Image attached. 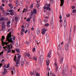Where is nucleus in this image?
<instances>
[{
    "label": "nucleus",
    "mask_w": 76,
    "mask_h": 76,
    "mask_svg": "<svg viewBox=\"0 0 76 76\" xmlns=\"http://www.w3.org/2000/svg\"><path fill=\"white\" fill-rule=\"evenodd\" d=\"M43 60H44V56L41 55L40 57L39 58V62L40 65H42V63L43 62Z\"/></svg>",
    "instance_id": "1"
},
{
    "label": "nucleus",
    "mask_w": 76,
    "mask_h": 76,
    "mask_svg": "<svg viewBox=\"0 0 76 76\" xmlns=\"http://www.w3.org/2000/svg\"><path fill=\"white\" fill-rule=\"evenodd\" d=\"M31 76L34 75V76H39V73H38L37 74V72H36V71H34L33 72H31Z\"/></svg>",
    "instance_id": "2"
},
{
    "label": "nucleus",
    "mask_w": 76,
    "mask_h": 76,
    "mask_svg": "<svg viewBox=\"0 0 76 76\" xmlns=\"http://www.w3.org/2000/svg\"><path fill=\"white\" fill-rule=\"evenodd\" d=\"M21 57V55H20L18 56V58H17L16 61V64H19V61H20V59L19 58Z\"/></svg>",
    "instance_id": "3"
},
{
    "label": "nucleus",
    "mask_w": 76,
    "mask_h": 76,
    "mask_svg": "<svg viewBox=\"0 0 76 76\" xmlns=\"http://www.w3.org/2000/svg\"><path fill=\"white\" fill-rule=\"evenodd\" d=\"M64 26L65 28L66 27L67 25V23H66V18L64 17Z\"/></svg>",
    "instance_id": "4"
},
{
    "label": "nucleus",
    "mask_w": 76,
    "mask_h": 76,
    "mask_svg": "<svg viewBox=\"0 0 76 76\" xmlns=\"http://www.w3.org/2000/svg\"><path fill=\"white\" fill-rule=\"evenodd\" d=\"M12 31H10V32L7 35V40L8 39H9L10 38H11V36H10V35H12V34H11V33H12Z\"/></svg>",
    "instance_id": "5"
},
{
    "label": "nucleus",
    "mask_w": 76,
    "mask_h": 76,
    "mask_svg": "<svg viewBox=\"0 0 76 76\" xmlns=\"http://www.w3.org/2000/svg\"><path fill=\"white\" fill-rule=\"evenodd\" d=\"M44 9L48 10V11H51V9H50V7H46V6H45L44 7Z\"/></svg>",
    "instance_id": "6"
},
{
    "label": "nucleus",
    "mask_w": 76,
    "mask_h": 76,
    "mask_svg": "<svg viewBox=\"0 0 76 76\" xmlns=\"http://www.w3.org/2000/svg\"><path fill=\"white\" fill-rule=\"evenodd\" d=\"M13 48V46L12 45H11V48H7L8 50H9L7 51V53H10L12 50H12V48Z\"/></svg>",
    "instance_id": "7"
},
{
    "label": "nucleus",
    "mask_w": 76,
    "mask_h": 76,
    "mask_svg": "<svg viewBox=\"0 0 76 76\" xmlns=\"http://www.w3.org/2000/svg\"><path fill=\"white\" fill-rule=\"evenodd\" d=\"M69 48V44L67 43H66L65 44V48L66 50H67Z\"/></svg>",
    "instance_id": "8"
},
{
    "label": "nucleus",
    "mask_w": 76,
    "mask_h": 76,
    "mask_svg": "<svg viewBox=\"0 0 76 76\" xmlns=\"http://www.w3.org/2000/svg\"><path fill=\"white\" fill-rule=\"evenodd\" d=\"M61 1L60 6L61 7L63 6L64 4V0H60Z\"/></svg>",
    "instance_id": "9"
},
{
    "label": "nucleus",
    "mask_w": 76,
    "mask_h": 76,
    "mask_svg": "<svg viewBox=\"0 0 76 76\" xmlns=\"http://www.w3.org/2000/svg\"><path fill=\"white\" fill-rule=\"evenodd\" d=\"M71 39H72V38H71V35H69V45H70L72 43L71 42Z\"/></svg>",
    "instance_id": "10"
},
{
    "label": "nucleus",
    "mask_w": 76,
    "mask_h": 76,
    "mask_svg": "<svg viewBox=\"0 0 76 76\" xmlns=\"http://www.w3.org/2000/svg\"><path fill=\"white\" fill-rule=\"evenodd\" d=\"M59 58L60 59L59 60L60 63L61 64V62L63 61V58L61 57V56H60Z\"/></svg>",
    "instance_id": "11"
},
{
    "label": "nucleus",
    "mask_w": 76,
    "mask_h": 76,
    "mask_svg": "<svg viewBox=\"0 0 76 76\" xmlns=\"http://www.w3.org/2000/svg\"><path fill=\"white\" fill-rule=\"evenodd\" d=\"M12 39H13V38H12V37H11V38L7 40L8 41V42H10L12 43L13 42V40H12Z\"/></svg>",
    "instance_id": "12"
},
{
    "label": "nucleus",
    "mask_w": 76,
    "mask_h": 76,
    "mask_svg": "<svg viewBox=\"0 0 76 76\" xmlns=\"http://www.w3.org/2000/svg\"><path fill=\"white\" fill-rule=\"evenodd\" d=\"M51 50H50L49 52L48 53V57H49V58H50L51 57Z\"/></svg>",
    "instance_id": "13"
},
{
    "label": "nucleus",
    "mask_w": 76,
    "mask_h": 76,
    "mask_svg": "<svg viewBox=\"0 0 76 76\" xmlns=\"http://www.w3.org/2000/svg\"><path fill=\"white\" fill-rule=\"evenodd\" d=\"M11 72L12 73V75H13V73H15L16 71L15 70V69L14 68H13V70L12 71H11Z\"/></svg>",
    "instance_id": "14"
},
{
    "label": "nucleus",
    "mask_w": 76,
    "mask_h": 76,
    "mask_svg": "<svg viewBox=\"0 0 76 76\" xmlns=\"http://www.w3.org/2000/svg\"><path fill=\"white\" fill-rule=\"evenodd\" d=\"M21 67H23V66L24 65V61H21Z\"/></svg>",
    "instance_id": "15"
},
{
    "label": "nucleus",
    "mask_w": 76,
    "mask_h": 76,
    "mask_svg": "<svg viewBox=\"0 0 76 76\" xmlns=\"http://www.w3.org/2000/svg\"><path fill=\"white\" fill-rule=\"evenodd\" d=\"M54 23V21H53V20H51L50 23H51V26L52 27H53V23Z\"/></svg>",
    "instance_id": "16"
},
{
    "label": "nucleus",
    "mask_w": 76,
    "mask_h": 76,
    "mask_svg": "<svg viewBox=\"0 0 76 76\" xmlns=\"http://www.w3.org/2000/svg\"><path fill=\"white\" fill-rule=\"evenodd\" d=\"M33 12L34 14H37V9H34Z\"/></svg>",
    "instance_id": "17"
},
{
    "label": "nucleus",
    "mask_w": 76,
    "mask_h": 76,
    "mask_svg": "<svg viewBox=\"0 0 76 76\" xmlns=\"http://www.w3.org/2000/svg\"><path fill=\"white\" fill-rule=\"evenodd\" d=\"M37 33L38 35H39V34H40V32H39V29H37Z\"/></svg>",
    "instance_id": "18"
},
{
    "label": "nucleus",
    "mask_w": 76,
    "mask_h": 76,
    "mask_svg": "<svg viewBox=\"0 0 76 76\" xmlns=\"http://www.w3.org/2000/svg\"><path fill=\"white\" fill-rule=\"evenodd\" d=\"M27 12H28V10H27L26 9H25V8H24L23 10V13H26Z\"/></svg>",
    "instance_id": "19"
},
{
    "label": "nucleus",
    "mask_w": 76,
    "mask_h": 76,
    "mask_svg": "<svg viewBox=\"0 0 76 76\" xmlns=\"http://www.w3.org/2000/svg\"><path fill=\"white\" fill-rule=\"evenodd\" d=\"M5 26H6V25L2 26V29L3 30V31H6V29H4L5 28Z\"/></svg>",
    "instance_id": "20"
},
{
    "label": "nucleus",
    "mask_w": 76,
    "mask_h": 76,
    "mask_svg": "<svg viewBox=\"0 0 76 76\" xmlns=\"http://www.w3.org/2000/svg\"><path fill=\"white\" fill-rule=\"evenodd\" d=\"M46 64L47 65V66H49V62H50V61H49V60H46Z\"/></svg>",
    "instance_id": "21"
},
{
    "label": "nucleus",
    "mask_w": 76,
    "mask_h": 76,
    "mask_svg": "<svg viewBox=\"0 0 76 76\" xmlns=\"http://www.w3.org/2000/svg\"><path fill=\"white\" fill-rule=\"evenodd\" d=\"M15 50L16 52H17L18 53H20V50H19V49L18 48H16Z\"/></svg>",
    "instance_id": "22"
},
{
    "label": "nucleus",
    "mask_w": 76,
    "mask_h": 76,
    "mask_svg": "<svg viewBox=\"0 0 76 76\" xmlns=\"http://www.w3.org/2000/svg\"><path fill=\"white\" fill-rule=\"evenodd\" d=\"M33 20L34 22H35V15H33Z\"/></svg>",
    "instance_id": "23"
},
{
    "label": "nucleus",
    "mask_w": 76,
    "mask_h": 76,
    "mask_svg": "<svg viewBox=\"0 0 76 76\" xmlns=\"http://www.w3.org/2000/svg\"><path fill=\"white\" fill-rule=\"evenodd\" d=\"M49 25L50 24H49V23H47L45 25V26H46V27H47V26H49Z\"/></svg>",
    "instance_id": "24"
},
{
    "label": "nucleus",
    "mask_w": 76,
    "mask_h": 76,
    "mask_svg": "<svg viewBox=\"0 0 76 76\" xmlns=\"http://www.w3.org/2000/svg\"><path fill=\"white\" fill-rule=\"evenodd\" d=\"M46 37V39H49V36L47 35V34H45Z\"/></svg>",
    "instance_id": "25"
},
{
    "label": "nucleus",
    "mask_w": 76,
    "mask_h": 76,
    "mask_svg": "<svg viewBox=\"0 0 76 76\" xmlns=\"http://www.w3.org/2000/svg\"><path fill=\"white\" fill-rule=\"evenodd\" d=\"M12 44H10V45L9 44L8 45H7L8 46V48H11L12 47Z\"/></svg>",
    "instance_id": "26"
},
{
    "label": "nucleus",
    "mask_w": 76,
    "mask_h": 76,
    "mask_svg": "<svg viewBox=\"0 0 76 76\" xmlns=\"http://www.w3.org/2000/svg\"><path fill=\"white\" fill-rule=\"evenodd\" d=\"M43 21L45 22V23H47V22H48V20L45 19Z\"/></svg>",
    "instance_id": "27"
},
{
    "label": "nucleus",
    "mask_w": 76,
    "mask_h": 76,
    "mask_svg": "<svg viewBox=\"0 0 76 76\" xmlns=\"http://www.w3.org/2000/svg\"><path fill=\"white\" fill-rule=\"evenodd\" d=\"M46 15H48V16H50V12H48L46 13Z\"/></svg>",
    "instance_id": "28"
},
{
    "label": "nucleus",
    "mask_w": 76,
    "mask_h": 76,
    "mask_svg": "<svg viewBox=\"0 0 76 76\" xmlns=\"http://www.w3.org/2000/svg\"><path fill=\"white\" fill-rule=\"evenodd\" d=\"M42 31L45 32V31H47V30L45 29V28H44L42 30Z\"/></svg>",
    "instance_id": "29"
},
{
    "label": "nucleus",
    "mask_w": 76,
    "mask_h": 76,
    "mask_svg": "<svg viewBox=\"0 0 76 76\" xmlns=\"http://www.w3.org/2000/svg\"><path fill=\"white\" fill-rule=\"evenodd\" d=\"M45 42L47 43V42H49V40L48 39H46L45 40Z\"/></svg>",
    "instance_id": "30"
},
{
    "label": "nucleus",
    "mask_w": 76,
    "mask_h": 76,
    "mask_svg": "<svg viewBox=\"0 0 76 76\" xmlns=\"http://www.w3.org/2000/svg\"><path fill=\"white\" fill-rule=\"evenodd\" d=\"M4 72H5V73H7V69H4Z\"/></svg>",
    "instance_id": "31"
},
{
    "label": "nucleus",
    "mask_w": 76,
    "mask_h": 76,
    "mask_svg": "<svg viewBox=\"0 0 76 76\" xmlns=\"http://www.w3.org/2000/svg\"><path fill=\"white\" fill-rule=\"evenodd\" d=\"M26 56H27V57H30V54L27 53H26Z\"/></svg>",
    "instance_id": "32"
},
{
    "label": "nucleus",
    "mask_w": 76,
    "mask_h": 76,
    "mask_svg": "<svg viewBox=\"0 0 76 76\" xmlns=\"http://www.w3.org/2000/svg\"><path fill=\"white\" fill-rule=\"evenodd\" d=\"M50 3H53L54 2V0H50Z\"/></svg>",
    "instance_id": "33"
},
{
    "label": "nucleus",
    "mask_w": 76,
    "mask_h": 76,
    "mask_svg": "<svg viewBox=\"0 0 76 76\" xmlns=\"http://www.w3.org/2000/svg\"><path fill=\"white\" fill-rule=\"evenodd\" d=\"M34 13V11H32L31 12V16H33V14Z\"/></svg>",
    "instance_id": "34"
},
{
    "label": "nucleus",
    "mask_w": 76,
    "mask_h": 76,
    "mask_svg": "<svg viewBox=\"0 0 76 76\" xmlns=\"http://www.w3.org/2000/svg\"><path fill=\"white\" fill-rule=\"evenodd\" d=\"M18 18L17 17H15V21H18Z\"/></svg>",
    "instance_id": "35"
},
{
    "label": "nucleus",
    "mask_w": 76,
    "mask_h": 76,
    "mask_svg": "<svg viewBox=\"0 0 76 76\" xmlns=\"http://www.w3.org/2000/svg\"><path fill=\"white\" fill-rule=\"evenodd\" d=\"M16 58L15 57H14V58L13 59H14V61L16 62L15 63H16V61H17V60H16Z\"/></svg>",
    "instance_id": "36"
},
{
    "label": "nucleus",
    "mask_w": 76,
    "mask_h": 76,
    "mask_svg": "<svg viewBox=\"0 0 76 76\" xmlns=\"http://www.w3.org/2000/svg\"><path fill=\"white\" fill-rule=\"evenodd\" d=\"M16 58L15 57H14V58L13 59H14V61L16 62L15 63H16V61H17V60H16Z\"/></svg>",
    "instance_id": "37"
},
{
    "label": "nucleus",
    "mask_w": 76,
    "mask_h": 76,
    "mask_svg": "<svg viewBox=\"0 0 76 76\" xmlns=\"http://www.w3.org/2000/svg\"><path fill=\"white\" fill-rule=\"evenodd\" d=\"M0 10H3V7L2 6H0Z\"/></svg>",
    "instance_id": "38"
},
{
    "label": "nucleus",
    "mask_w": 76,
    "mask_h": 76,
    "mask_svg": "<svg viewBox=\"0 0 76 76\" xmlns=\"http://www.w3.org/2000/svg\"><path fill=\"white\" fill-rule=\"evenodd\" d=\"M3 51H2L1 53H0V56H1V55L2 56H3Z\"/></svg>",
    "instance_id": "39"
},
{
    "label": "nucleus",
    "mask_w": 76,
    "mask_h": 76,
    "mask_svg": "<svg viewBox=\"0 0 76 76\" xmlns=\"http://www.w3.org/2000/svg\"><path fill=\"white\" fill-rule=\"evenodd\" d=\"M18 4L19 3H15V5L16 7H18V6H19Z\"/></svg>",
    "instance_id": "40"
},
{
    "label": "nucleus",
    "mask_w": 76,
    "mask_h": 76,
    "mask_svg": "<svg viewBox=\"0 0 76 76\" xmlns=\"http://www.w3.org/2000/svg\"><path fill=\"white\" fill-rule=\"evenodd\" d=\"M10 67V66H9V64H8L7 65V66L6 67V68H9V67Z\"/></svg>",
    "instance_id": "41"
},
{
    "label": "nucleus",
    "mask_w": 76,
    "mask_h": 76,
    "mask_svg": "<svg viewBox=\"0 0 76 76\" xmlns=\"http://www.w3.org/2000/svg\"><path fill=\"white\" fill-rule=\"evenodd\" d=\"M34 6V4H32L30 6V8H32V7H33Z\"/></svg>",
    "instance_id": "42"
},
{
    "label": "nucleus",
    "mask_w": 76,
    "mask_h": 76,
    "mask_svg": "<svg viewBox=\"0 0 76 76\" xmlns=\"http://www.w3.org/2000/svg\"><path fill=\"white\" fill-rule=\"evenodd\" d=\"M76 12V9H74L72 11V13H75Z\"/></svg>",
    "instance_id": "43"
},
{
    "label": "nucleus",
    "mask_w": 76,
    "mask_h": 76,
    "mask_svg": "<svg viewBox=\"0 0 76 76\" xmlns=\"http://www.w3.org/2000/svg\"><path fill=\"white\" fill-rule=\"evenodd\" d=\"M30 20H31V19H30V18H28L27 19V22H29Z\"/></svg>",
    "instance_id": "44"
},
{
    "label": "nucleus",
    "mask_w": 76,
    "mask_h": 76,
    "mask_svg": "<svg viewBox=\"0 0 76 76\" xmlns=\"http://www.w3.org/2000/svg\"><path fill=\"white\" fill-rule=\"evenodd\" d=\"M33 59L34 60H37V58L36 57H34L33 58Z\"/></svg>",
    "instance_id": "45"
},
{
    "label": "nucleus",
    "mask_w": 76,
    "mask_h": 76,
    "mask_svg": "<svg viewBox=\"0 0 76 76\" xmlns=\"http://www.w3.org/2000/svg\"><path fill=\"white\" fill-rule=\"evenodd\" d=\"M2 25H5V22L4 21H3L2 23Z\"/></svg>",
    "instance_id": "46"
},
{
    "label": "nucleus",
    "mask_w": 76,
    "mask_h": 76,
    "mask_svg": "<svg viewBox=\"0 0 76 76\" xmlns=\"http://www.w3.org/2000/svg\"><path fill=\"white\" fill-rule=\"evenodd\" d=\"M68 67V66H67V67H66V66H65L64 69H65V70H67Z\"/></svg>",
    "instance_id": "47"
},
{
    "label": "nucleus",
    "mask_w": 76,
    "mask_h": 76,
    "mask_svg": "<svg viewBox=\"0 0 76 76\" xmlns=\"http://www.w3.org/2000/svg\"><path fill=\"white\" fill-rule=\"evenodd\" d=\"M66 17H67L68 18H69V17H70V14H68V15H66Z\"/></svg>",
    "instance_id": "48"
},
{
    "label": "nucleus",
    "mask_w": 76,
    "mask_h": 76,
    "mask_svg": "<svg viewBox=\"0 0 76 76\" xmlns=\"http://www.w3.org/2000/svg\"><path fill=\"white\" fill-rule=\"evenodd\" d=\"M58 50H60V44L58 45Z\"/></svg>",
    "instance_id": "49"
},
{
    "label": "nucleus",
    "mask_w": 76,
    "mask_h": 76,
    "mask_svg": "<svg viewBox=\"0 0 76 76\" xmlns=\"http://www.w3.org/2000/svg\"><path fill=\"white\" fill-rule=\"evenodd\" d=\"M10 15H11V16H13V15H14V13H13V12H12L11 13H10Z\"/></svg>",
    "instance_id": "50"
},
{
    "label": "nucleus",
    "mask_w": 76,
    "mask_h": 76,
    "mask_svg": "<svg viewBox=\"0 0 76 76\" xmlns=\"http://www.w3.org/2000/svg\"><path fill=\"white\" fill-rule=\"evenodd\" d=\"M12 53H15V50H12Z\"/></svg>",
    "instance_id": "51"
},
{
    "label": "nucleus",
    "mask_w": 76,
    "mask_h": 76,
    "mask_svg": "<svg viewBox=\"0 0 76 76\" xmlns=\"http://www.w3.org/2000/svg\"><path fill=\"white\" fill-rule=\"evenodd\" d=\"M15 46H16V47L17 48H18V46H19V45H18V43H16V45H15Z\"/></svg>",
    "instance_id": "52"
},
{
    "label": "nucleus",
    "mask_w": 76,
    "mask_h": 76,
    "mask_svg": "<svg viewBox=\"0 0 76 76\" xmlns=\"http://www.w3.org/2000/svg\"><path fill=\"white\" fill-rule=\"evenodd\" d=\"M11 23L10 21H9L7 22V24H10Z\"/></svg>",
    "instance_id": "53"
},
{
    "label": "nucleus",
    "mask_w": 76,
    "mask_h": 76,
    "mask_svg": "<svg viewBox=\"0 0 76 76\" xmlns=\"http://www.w3.org/2000/svg\"><path fill=\"white\" fill-rule=\"evenodd\" d=\"M3 11V15H5L6 14V11L4 10Z\"/></svg>",
    "instance_id": "54"
},
{
    "label": "nucleus",
    "mask_w": 76,
    "mask_h": 76,
    "mask_svg": "<svg viewBox=\"0 0 76 76\" xmlns=\"http://www.w3.org/2000/svg\"><path fill=\"white\" fill-rule=\"evenodd\" d=\"M4 44H5V45H8V44H7V43L6 42H4Z\"/></svg>",
    "instance_id": "55"
},
{
    "label": "nucleus",
    "mask_w": 76,
    "mask_h": 76,
    "mask_svg": "<svg viewBox=\"0 0 76 76\" xmlns=\"http://www.w3.org/2000/svg\"><path fill=\"white\" fill-rule=\"evenodd\" d=\"M5 37H4V36H2V38L1 39H5Z\"/></svg>",
    "instance_id": "56"
},
{
    "label": "nucleus",
    "mask_w": 76,
    "mask_h": 76,
    "mask_svg": "<svg viewBox=\"0 0 76 76\" xmlns=\"http://www.w3.org/2000/svg\"><path fill=\"white\" fill-rule=\"evenodd\" d=\"M26 44L27 45H29V42H26Z\"/></svg>",
    "instance_id": "57"
},
{
    "label": "nucleus",
    "mask_w": 76,
    "mask_h": 76,
    "mask_svg": "<svg viewBox=\"0 0 76 76\" xmlns=\"http://www.w3.org/2000/svg\"><path fill=\"white\" fill-rule=\"evenodd\" d=\"M71 8L72 9H75V6H72Z\"/></svg>",
    "instance_id": "58"
},
{
    "label": "nucleus",
    "mask_w": 76,
    "mask_h": 76,
    "mask_svg": "<svg viewBox=\"0 0 76 76\" xmlns=\"http://www.w3.org/2000/svg\"><path fill=\"white\" fill-rule=\"evenodd\" d=\"M56 71H57V70H58V66H56Z\"/></svg>",
    "instance_id": "59"
},
{
    "label": "nucleus",
    "mask_w": 76,
    "mask_h": 76,
    "mask_svg": "<svg viewBox=\"0 0 76 76\" xmlns=\"http://www.w3.org/2000/svg\"><path fill=\"white\" fill-rule=\"evenodd\" d=\"M1 19L2 21H3V20H4V19H5V18H3L2 17L1 18Z\"/></svg>",
    "instance_id": "60"
},
{
    "label": "nucleus",
    "mask_w": 76,
    "mask_h": 76,
    "mask_svg": "<svg viewBox=\"0 0 76 76\" xmlns=\"http://www.w3.org/2000/svg\"><path fill=\"white\" fill-rule=\"evenodd\" d=\"M47 7H50V6H51V5L50 4H47Z\"/></svg>",
    "instance_id": "61"
},
{
    "label": "nucleus",
    "mask_w": 76,
    "mask_h": 76,
    "mask_svg": "<svg viewBox=\"0 0 76 76\" xmlns=\"http://www.w3.org/2000/svg\"><path fill=\"white\" fill-rule=\"evenodd\" d=\"M26 26L27 28H29V24H26Z\"/></svg>",
    "instance_id": "62"
},
{
    "label": "nucleus",
    "mask_w": 76,
    "mask_h": 76,
    "mask_svg": "<svg viewBox=\"0 0 76 76\" xmlns=\"http://www.w3.org/2000/svg\"><path fill=\"white\" fill-rule=\"evenodd\" d=\"M45 31H43L42 32V35H44V34H45Z\"/></svg>",
    "instance_id": "63"
},
{
    "label": "nucleus",
    "mask_w": 76,
    "mask_h": 76,
    "mask_svg": "<svg viewBox=\"0 0 76 76\" xmlns=\"http://www.w3.org/2000/svg\"><path fill=\"white\" fill-rule=\"evenodd\" d=\"M22 32H23L25 31V29L23 28H22V30H21Z\"/></svg>",
    "instance_id": "64"
}]
</instances>
